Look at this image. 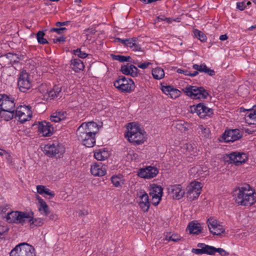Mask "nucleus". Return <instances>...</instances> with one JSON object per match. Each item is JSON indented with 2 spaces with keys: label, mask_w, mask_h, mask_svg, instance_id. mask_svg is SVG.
I'll return each instance as SVG.
<instances>
[{
  "label": "nucleus",
  "mask_w": 256,
  "mask_h": 256,
  "mask_svg": "<svg viewBox=\"0 0 256 256\" xmlns=\"http://www.w3.org/2000/svg\"><path fill=\"white\" fill-rule=\"evenodd\" d=\"M128 155L131 157L132 160H135L137 156V154L134 151H130Z\"/></svg>",
  "instance_id": "nucleus-62"
},
{
  "label": "nucleus",
  "mask_w": 256,
  "mask_h": 256,
  "mask_svg": "<svg viewBox=\"0 0 256 256\" xmlns=\"http://www.w3.org/2000/svg\"><path fill=\"white\" fill-rule=\"evenodd\" d=\"M38 130L44 136H50L53 134L54 128L50 122L46 121L39 122Z\"/></svg>",
  "instance_id": "nucleus-19"
},
{
  "label": "nucleus",
  "mask_w": 256,
  "mask_h": 256,
  "mask_svg": "<svg viewBox=\"0 0 256 256\" xmlns=\"http://www.w3.org/2000/svg\"><path fill=\"white\" fill-rule=\"evenodd\" d=\"M236 8L240 10H244L246 8V4L245 1L238 2L236 3Z\"/></svg>",
  "instance_id": "nucleus-51"
},
{
  "label": "nucleus",
  "mask_w": 256,
  "mask_h": 256,
  "mask_svg": "<svg viewBox=\"0 0 256 256\" xmlns=\"http://www.w3.org/2000/svg\"><path fill=\"white\" fill-rule=\"evenodd\" d=\"M197 246L199 248H192V252L196 254H206L212 255V251H210V246L206 245L203 243H198Z\"/></svg>",
  "instance_id": "nucleus-25"
},
{
  "label": "nucleus",
  "mask_w": 256,
  "mask_h": 256,
  "mask_svg": "<svg viewBox=\"0 0 256 256\" xmlns=\"http://www.w3.org/2000/svg\"><path fill=\"white\" fill-rule=\"evenodd\" d=\"M72 68L76 72H80L84 68L83 62L78 58H72L70 61Z\"/></svg>",
  "instance_id": "nucleus-28"
},
{
  "label": "nucleus",
  "mask_w": 256,
  "mask_h": 256,
  "mask_svg": "<svg viewBox=\"0 0 256 256\" xmlns=\"http://www.w3.org/2000/svg\"><path fill=\"white\" fill-rule=\"evenodd\" d=\"M198 72L197 71H194L192 72H191L190 71H189L188 73V76H190L192 77H194L198 74Z\"/></svg>",
  "instance_id": "nucleus-63"
},
{
  "label": "nucleus",
  "mask_w": 256,
  "mask_h": 256,
  "mask_svg": "<svg viewBox=\"0 0 256 256\" xmlns=\"http://www.w3.org/2000/svg\"><path fill=\"white\" fill-rule=\"evenodd\" d=\"M6 57L8 58L10 62L12 64H18L20 60H23L25 56L24 54H16L12 52H8L6 54Z\"/></svg>",
  "instance_id": "nucleus-29"
},
{
  "label": "nucleus",
  "mask_w": 256,
  "mask_h": 256,
  "mask_svg": "<svg viewBox=\"0 0 256 256\" xmlns=\"http://www.w3.org/2000/svg\"><path fill=\"white\" fill-rule=\"evenodd\" d=\"M152 198L151 203L154 206H158L162 200V196H151Z\"/></svg>",
  "instance_id": "nucleus-46"
},
{
  "label": "nucleus",
  "mask_w": 256,
  "mask_h": 256,
  "mask_svg": "<svg viewBox=\"0 0 256 256\" xmlns=\"http://www.w3.org/2000/svg\"><path fill=\"white\" fill-rule=\"evenodd\" d=\"M177 72L178 73H179V74H183L185 76H188V73H189V70H182V69H180V68H178L177 70Z\"/></svg>",
  "instance_id": "nucleus-61"
},
{
  "label": "nucleus",
  "mask_w": 256,
  "mask_h": 256,
  "mask_svg": "<svg viewBox=\"0 0 256 256\" xmlns=\"http://www.w3.org/2000/svg\"><path fill=\"white\" fill-rule=\"evenodd\" d=\"M131 49L133 51H142L140 46L137 43V40H136Z\"/></svg>",
  "instance_id": "nucleus-55"
},
{
  "label": "nucleus",
  "mask_w": 256,
  "mask_h": 256,
  "mask_svg": "<svg viewBox=\"0 0 256 256\" xmlns=\"http://www.w3.org/2000/svg\"><path fill=\"white\" fill-rule=\"evenodd\" d=\"M138 195V204L140 208L144 212H148L150 206L148 194L144 191H141Z\"/></svg>",
  "instance_id": "nucleus-17"
},
{
  "label": "nucleus",
  "mask_w": 256,
  "mask_h": 256,
  "mask_svg": "<svg viewBox=\"0 0 256 256\" xmlns=\"http://www.w3.org/2000/svg\"><path fill=\"white\" fill-rule=\"evenodd\" d=\"M70 23V21H66V22H58L56 23V26L58 27H60L64 26H68Z\"/></svg>",
  "instance_id": "nucleus-58"
},
{
  "label": "nucleus",
  "mask_w": 256,
  "mask_h": 256,
  "mask_svg": "<svg viewBox=\"0 0 256 256\" xmlns=\"http://www.w3.org/2000/svg\"><path fill=\"white\" fill-rule=\"evenodd\" d=\"M192 68L194 70H196V71L202 72H205L206 69V66L204 64H202L200 65L198 64H194L192 66Z\"/></svg>",
  "instance_id": "nucleus-42"
},
{
  "label": "nucleus",
  "mask_w": 256,
  "mask_h": 256,
  "mask_svg": "<svg viewBox=\"0 0 256 256\" xmlns=\"http://www.w3.org/2000/svg\"><path fill=\"white\" fill-rule=\"evenodd\" d=\"M247 111V113L245 116V121L248 124L256 125V110H246L244 108H240V112Z\"/></svg>",
  "instance_id": "nucleus-23"
},
{
  "label": "nucleus",
  "mask_w": 256,
  "mask_h": 256,
  "mask_svg": "<svg viewBox=\"0 0 256 256\" xmlns=\"http://www.w3.org/2000/svg\"><path fill=\"white\" fill-rule=\"evenodd\" d=\"M180 92L172 87L169 96L172 98H176L180 96Z\"/></svg>",
  "instance_id": "nucleus-44"
},
{
  "label": "nucleus",
  "mask_w": 256,
  "mask_h": 256,
  "mask_svg": "<svg viewBox=\"0 0 256 256\" xmlns=\"http://www.w3.org/2000/svg\"><path fill=\"white\" fill-rule=\"evenodd\" d=\"M166 238L168 241L178 242L180 240V236L176 234H167Z\"/></svg>",
  "instance_id": "nucleus-43"
},
{
  "label": "nucleus",
  "mask_w": 256,
  "mask_h": 256,
  "mask_svg": "<svg viewBox=\"0 0 256 256\" xmlns=\"http://www.w3.org/2000/svg\"><path fill=\"white\" fill-rule=\"evenodd\" d=\"M194 34L195 36L197 38H198L202 42H206V40H207L206 36L202 32H201L197 29H195L194 30Z\"/></svg>",
  "instance_id": "nucleus-38"
},
{
  "label": "nucleus",
  "mask_w": 256,
  "mask_h": 256,
  "mask_svg": "<svg viewBox=\"0 0 256 256\" xmlns=\"http://www.w3.org/2000/svg\"><path fill=\"white\" fill-rule=\"evenodd\" d=\"M152 63L150 62H144L142 64H138V67L142 69H146L150 65H152Z\"/></svg>",
  "instance_id": "nucleus-54"
},
{
  "label": "nucleus",
  "mask_w": 256,
  "mask_h": 256,
  "mask_svg": "<svg viewBox=\"0 0 256 256\" xmlns=\"http://www.w3.org/2000/svg\"><path fill=\"white\" fill-rule=\"evenodd\" d=\"M16 108L12 110L8 108H0V118L6 121H8L14 118H15Z\"/></svg>",
  "instance_id": "nucleus-27"
},
{
  "label": "nucleus",
  "mask_w": 256,
  "mask_h": 256,
  "mask_svg": "<svg viewBox=\"0 0 256 256\" xmlns=\"http://www.w3.org/2000/svg\"><path fill=\"white\" fill-rule=\"evenodd\" d=\"M111 181L116 187L121 186L124 184V179L122 175L113 176L111 178Z\"/></svg>",
  "instance_id": "nucleus-36"
},
{
  "label": "nucleus",
  "mask_w": 256,
  "mask_h": 256,
  "mask_svg": "<svg viewBox=\"0 0 256 256\" xmlns=\"http://www.w3.org/2000/svg\"><path fill=\"white\" fill-rule=\"evenodd\" d=\"M44 35L45 33L44 31L40 30L37 32L36 34V37L38 42L40 44H44L48 43V40L44 38Z\"/></svg>",
  "instance_id": "nucleus-37"
},
{
  "label": "nucleus",
  "mask_w": 256,
  "mask_h": 256,
  "mask_svg": "<svg viewBox=\"0 0 256 256\" xmlns=\"http://www.w3.org/2000/svg\"><path fill=\"white\" fill-rule=\"evenodd\" d=\"M136 38L126 39V43L125 45L127 46L130 47V48H132V47L133 46L134 44L136 42Z\"/></svg>",
  "instance_id": "nucleus-48"
},
{
  "label": "nucleus",
  "mask_w": 256,
  "mask_h": 256,
  "mask_svg": "<svg viewBox=\"0 0 256 256\" xmlns=\"http://www.w3.org/2000/svg\"><path fill=\"white\" fill-rule=\"evenodd\" d=\"M198 136L202 138H208L210 136V130L208 128L204 125H200L197 128Z\"/></svg>",
  "instance_id": "nucleus-30"
},
{
  "label": "nucleus",
  "mask_w": 256,
  "mask_h": 256,
  "mask_svg": "<svg viewBox=\"0 0 256 256\" xmlns=\"http://www.w3.org/2000/svg\"><path fill=\"white\" fill-rule=\"evenodd\" d=\"M202 184L198 182H192L187 188V197L191 200L198 198L202 192Z\"/></svg>",
  "instance_id": "nucleus-14"
},
{
  "label": "nucleus",
  "mask_w": 256,
  "mask_h": 256,
  "mask_svg": "<svg viewBox=\"0 0 256 256\" xmlns=\"http://www.w3.org/2000/svg\"><path fill=\"white\" fill-rule=\"evenodd\" d=\"M66 28L64 27L60 28H52L50 30L51 32H56L58 34H61L64 32V31L66 30Z\"/></svg>",
  "instance_id": "nucleus-49"
},
{
  "label": "nucleus",
  "mask_w": 256,
  "mask_h": 256,
  "mask_svg": "<svg viewBox=\"0 0 256 256\" xmlns=\"http://www.w3.org/2000/svg\"><path fill=\"white\" fill-rule=\"evenodd\" d=\"M228 157L229 158L230 162L234 164L236 166H240L246 162L248 160V156L246 154L238 152H231L228 156Z\"/></svg>",
  "instance_id": "nucleus-16"
},
{
  "label": "nucleus",
  "mask_w": 256,
  "mask_h": 256,
  "mask_svg": "<svg viewBox=\"0 0 256 256\" xmlns=\"http://www.w3.org/2000/svg\"><path fill=\"white\" fill-rule=\"evenodd\" d=\"M31 106H20L16 110L15 118L22 124L28 120L32 116Z\"/></svg>",
  "instance_id": "nucleus-8"
},
{
  "label": "nucleus",
  "mask_w": 256,
  "mask_h": 256,
  "mask_svg": "<svg viewBox=\"0 0 256 256\" xmlns=\"http://www.w3.org/2000/svg\"><path fill=\"white\" fill-rule=\"evenodd\" d=\"M36 198L38 200V210L39 212L43 216H48L50 213L48 206L46 202L39 196L38 195Z\"/></svg>",
  "instance_id": "nucleus-26"
},
{
  "label": "nucleus",
  "mask_w": 256,
  "mask_h": 256,
  "mask_svg": "<svg viewBox=\"0 0 256 256\" xmlns=\"http://www.w3.org/2000/svg\"><path fill=\"white\" fill-rule=\"evenodd\" d=\"M76 214H78V216H86L88 214V212L87 210H80L76 212Z\"/></svg>",
  "instance_id": "nucleus-56"
},
{
  "label": "nucleus",
  "mask_w": 256,
  "mask_h": 256,
  "mask_svg": "<svg viewBox=\"0 0 256 256\" xmlns=\"http://www.w3.org/2000/svg\"><path fill=\"white\" fill-rule=\"evenodd\" d=\"M204 72L207 73L210 76H213L215 74V72L214 70L208 68L207 67Z\"/></svg>",
  "instance_id": "nucleus-59"
},
{
  "label": "nucleus",
  "mask_w": 256,
  "mask_h": 256,
  "mask_svg": "<svg viewBox=\"0 0 256 256\" xmlns=\"http://www.w3.org/2000/svg\"><path fill=\"white\" fill-rule=\"evenodd\" d=\"M34 247L27 243L17 245L10 252V256H36Z\"/></svg>",
  "instance_id": "nucleus-6"
},
{
  "label": "nucleus",
  "mask_w": 256,
  "mask_h": 256,
  "mask_svg": "<svg viewBox=\"0 0 256 256\" xmlns=\"http://www.w3.org/2000/svg\"><path fill=\"white\" fill-rule=\"evenodd\" d=\"M50 120L52 122H59L62 120V118H60V117H58L56 112V113H54L50 116Z\"/></svg>",
  "instance_id": "nucleus-50"
},
{
  "label": "nucleus",
  "mask_w": 256,
  "mask_h": 256,
  "mask_svg": "<svg viewBox=\"0 0 256 256\" xmlns=\"http://www.w3.org/2000/svg\"><path fill=\"white\" fill-rule=\"evenodd\" d=\"M97 126L96 122H90L82 123L78 128L76 134L78 140L86 147L91 148L96 143V132L92 130Z\"/></svg>",
  "instance_id": "nucleus-1"
},
{
  "label": "nucleus",
  "mask_w": 256,
  "mask_h": 256,
  "mask_svg": "<svg viewBox=\"0 0 256 256\" xmlns=\"http://www.w3.org/2000/svg\"><path fill=\"white\" fill-rule=\"evenodd\" d=\"M152 75L156 80H161L164 76V72L162 68L157 67L152 70Z\"/></svg>",
  "instance_id": "nucleus-35"
},
{
  "label": "nucleus",
  "mask_w": 256,
  "mask_h": 256,
  "mask_svg": "<svg viewBox=\"0 0 256 256\" xmlns=\"http://www.w3.org/2000/svg\"><path fill=\"white\" fill-rule=\"evenodd\" d=\"M58 117L62 118V120H64L66 117V112H56Z\"/></svg>",
  "instance_id": "nucleus-60"
},
{
  "label": "nucleus",
  "mask_w": 256,
  "mask_h": 256,
  "mask_svg": "<svg viewBox=\"0 0 256 256\" xmlns=\"http://www.w3.org/2000/svg\"><path fill=\"white\" fill-rule=\"evenodd\" d=\"M189 232L190 234H198L202 230L201 225L199 223H194L191 222L188 226Z\"/></svg>",
  "instance_id": "nucleus-34"
},
{
  "label": "nucleus",
  "mask_w": 256,
  "mask_h": 256,
  "mask_svg": "<svg viewBox=\"0 0 256 256\" xmlns=\"http://www.w3.org/2000/svg\"><path fill=\"white\" fill-rule=\"evenodd\" d=\"M120 70L122 73L125 75H130L132 77H136L138 76V68L133 64H129L122 66Z\"/></svg>",
  "instance_id": "nucleus-24"
},
{
  "label": "nucleus",
  "mask_w": 256,
  "mask_h": 256,
  "mask_svg": "<svg viewBox=\"0 0 256 256\" xmlns=\"http://www.w3.org/2000/svg\"><path fill=\"white\" fill-rule=\"evenodd\" d=\"M114 86L120 91L128 93L133 91L135 88L133 80L124 76H119L114 82Z\"/></svg>",
  "instance_id": "nucleus-4"
},
{
  "label": "nucleus",
  "mask_w": 256,
  "mask_h": 256,
  "mask_svg": "<svg viewBox=\"0 0 256 256\" xmlns=\"http://www.w3.org/2000/svg\"><path fill=\"white\" fill-rule=\"evenodd\" d=\"M168 190L169 193L172 194L173 198L175 200H180L185 194V192L180 184L170 186L168 188Z\"/></svg>",
  "instance_id": "nucleus-21"
},
{
  "label": "nucleus",
  "mask_w": 256,
  "mask_h": 256,
  "mask_svg": "<svg viewBox=\"0 0 256 256\" xmlns=\"http://www.w3.org/2000/svg\"><path fill=\"white\" fill-rule=\"evenodd\" d=\"M210 251H212V255L214 254L216 252H218L222 256H228V253L227 252L224 250L222 248H216L214 246H210Z\"/></svg>",
  "instance_id": "nucleus-40"
},
{
  "label": "nucleus",
  "mask_w": 256,
  "mask_h": 256,
  "mask_svg": "<svg viewBox=\"0 0 256 256\" xmlns=\"http://www.w3.org/2000/svg\"><path fill=\"white\" fill-rule=\"evenodd\" d=\"M94 156L98 160H104L110 156V152L105 149H100L94 152Z\"/></svg>",
  "instance_id": "nucleus-33"
},
{
  "label": "nucleus",
  "mask_w": 256,
  "mask_h": 256,
  "mask_svg": "<svg viewBox=\"0 0 256 256\" xmlns=\"http://www.w3.org/2000/svg\"><path fill=\"white\" fill-rule=\"evenodd\" d=\"M44 148V154L50 157L60 158L65 152L64 146L58 142L48 144Z\"/></svg>",
  "instance_id": "nucleus-7"
},
{
  "label": "nucleus",
  "mask_w": 256,
  "mask_h": 256,
  "mask_svg": "<svg viewBox=\"0 0 256 256\" xmlns=\"http://www.w3.org/2000/svg\"><path fill=\"white\" fill-rule=\"evenodd\" d=\"M184 90L188 96L192 99L204 100L209 95L208 90L202 86H189L186 87Z\"/></svg>",
  "instance_id": "nucleus-5"
},
{
  "label": "nucleus",
  "mask_w": 256,
  "mask_h": 256,
  "mask_svg": "<svg viewBox=\"0 0 256 256\" xmlns=\"http://www.w3.org/2000/svg\"><path fill=\"white\" fill-rule=\"evenodd\" d=\"M26 217V222H30V226L32 228L36 226H40L44 224V220L43 218H34V214L32 212H27Z\"/></svg>",
  "instance_id": "nucleus-22"
},
{
  "label": "nucleus",
  "mask_w": 256,
  "mask_h": 256,
  "mask_svg": "<svg viewBox=\"0 0 256 256\" xmlns=\"http://www.w3.org/2000/svg\"><path fill=\"white\" fill-rule=\"evenodd\" d=\"M26 212L18 211L8 212L6 216V220L9 223L23 224L26 222Z\"/></svg>",
  "instance_id": "nucleus-11"
},
{
  "label": "nucleus",
  "mask_w": 256,
  "mask_h": 256,
  "mask_svg": "<svg viewBox=\"0 0 256 256\" xmlns=\"http://www.w3.org/2000/svg\"><path fill=\"white\" fill-rule=\"evenodd\" d=\"M158 20V22H160V21H164L166 20V18L164 16H158L157 18Z\"/></svg>",
  "instance_id": "nucleus-64"
},
{
  "label": "nucleus",
  "mask_w": 256,
  "mask_h": 256,
  "mask_svg": "<svg viewBox=\"0 0 256 256\" xmlns=\"http://www.w3.org/2000/svg\"><path fill=\"white\" fill-rule=\"evenodd\" d=\"M114 60H118L120 62H130L131 57L130 56H124L121 55H112Z\"/></svg>",
  "instance_id": "nucleus-39"
},
{
  "label": "nucleus",
  "mask_w": 256,
  "mask_h": 256,
  "mask_svg": "<svg viewBox=\"0 0 256 256\" xmlns=\"http://www.w3.org/2000/svg\"><path fill=\"white\" fill-rule=\"evenodd\" d=\"M16 100L10 95L0 94V108L12 110L16 108Z\"/></svg>",
  "instance_id": "nucleus-15"
},
{
  "label": "nucleus",
  "mask_w": 256,
  "mask_h": 256,
  "mask_svg": "<svg viewBox=\"0 0 256 256\" xmlns=\"http://www.w3.org/2000/svg\"><path fill=\"white\" fill-rule=\"evenodd\" d=\"M44 194H46L49 196V198H53L55 196V193L54 191L50 190L49 188H46L44 190Z\"/></svg>",
  "instance_id": "nucleus-53"
},
{
  "label": "nucleus",
  "mask_w": 256,
  "mask_h": 256,
  "mask_svg": "<svg viewBox=\"0 0 256 256\" xmlns=\"http://www.w3.org/2000/svg\"><path fill=\"white\" fill-rule=\"evenodd\" d=\"M190 111L192 114H196L201 118H204L206 116H210L214 114L213 110L207 107L204 103L190 106Z\"/></svg>",
  "instance_id": "nucleus-10"
},
{
  "label": "nucleus",
  "mask_w": 256,
  "mask_h": 256,
  "mask_svg": "<svg viewBox=\"0 0 256 256\" xmlns=\"http://www.w3.org/2000/svg\"><path fill=\"white\" fill-rule=\"evenodd\" d=\"M163 188L160 186L152 184L150 185L149 194L150 196H162Z\"/></svg>",
  "instance_id": "nucleus-31"
},
{
  "label": "nucleus",
  "mask_w": 256,
  "mask_h": 256,
  "mask_svg": "<svg viewBox=\"0 0 256 256\" xmlns=\"http://www.w3.org/2000/svg\"><path fill=\"white\" fill-rule=\"evenodd\" d=\"M242 137V132L239 129L226 130L222 134V138L226 142H234Z\"/></svg>",
  "instance_id": "nucleus-12"
},
{
  "label": "nucleus",
  "mask_w": 256,
  "mask_h": 256,
  "mask_svg": "<svg viewBox=\"0 0 256 256\" xmlns=\"http://www.w3.org/2000/svg\"><path fill=\"white\" fill-rule=\"evenodd\" d=\"M9 228L8 226H0V236H6L8 231Z\"/></svg>",
  "instance_id": "nucleus-45"
},
{
  "label": "nucleus",
  "mask_w": 256,
  "mask_h": 256,
  "mask_svg": "<svg viewBox=\"0 0 256 256\" xmlns=\"http://www.w3.org/2000/svg\"><path fill=\"white\" fill-rule=\"evenodd\" d=\"M46 188V186L43 185H38L36 186L37 192L41 195H42L44 194Z\"/></svg>",
  "instance_id": "nucleus-52"
},
{
  "label": "nucleus",
  "mask_w": 256,
  "mask_h": 256,
  "mask_svg": "<svg viewBox=\"0 0 256 256\" xmlns=\"http://www.w3.org/2000/svg\"><path fill=\"white\" fill-rule=\"evenodd\" d=\"M66 38L65 37L63 36H60V37L58 38H56L53 39V42L54 44H56V43H57L58 42H64L66 41Z\"/></svg>",
  "instance_id": "nucleus-57"
},
{
  "label": "nucleus",
  "mask_w": 256,
  "mask_h": 256,
  "mask_svg": "<svg viewBox=\"0 0 256 256\" xmlns=\"http://www.w3.org/2000/svg\"><path fill=\"white\" fill-rule=\"evenodd\" d=\"M158 173V169L152 166H148L140 170L138 176L142 178L150 179L154 178Z\"/></svg>",
  "instance_id": "nucleus-18"
},
{
  "label": "nucleus",
  "mask_w": 256,
  "mask_h": 256,
  "mask_svg": "<svg viewBox=\"0 0 256 256\" xmlns=\"http://www.w3.org/2000/svg\"><path fill=\"white\" fill-rule=\"evenodd\" d=\"M207 224L210 232L213 235L220 236L225 232V229L220 224L218 220L214 217H210L207 220Z\"/></svg>",
  "instance_id": "nucleus-13"
},
{
  "label": "nucleus",
  "mask_w": 256,
  "mask_h": 256,
  "mask_svg": "<svg viewBox=\"0 0 256 256\" xmlns=\"http://www.w3.org/2000/svg\"><path fill=\"white\" fill-rule=\"evenodd\" d=\"M19 90L22 92H26L32 87V80L30 74L23 70L19 75L18 81Z\"/></svg>",
  "instance_id": "nucleus-9"
},
{
  "label": "nucleus",
  "mask_w": 256,
  "mask_h": 256,
  "mask_svg": "<svg viewBox=\"0 0 256 256\" xmlns=\"http://www.w3.org/2000/svg\"><path fill=\"white\" fill-rule=\"evenodd\" d=\"M90 172L94 176H102L106 172V166L102 162H96L91 166Z\"/></svg>",
  "instance_id": "nucleus-20"
},
{
  "label": "nucleus",
  "mask_w": 256,
  "mask_h": 256,
  "mask_svg": "<svg viewBox=\"0 0 256 256\" xmlns=\"http://www.w3.org/2000/svg\"><path fill=\"white\" fill-rule=\"evenodd\" d=\"M130 126L128 128V131L125 134L130 142L134 144L139 145L143 144L146 140V132L144 130L140 128L138 126L130 124Z\"/></svg>",
  "instance_id": "nucleus-3"
},
{
  "label": "nucleus",
  "mask_w": 256,
  "mask_h": 256,
  "mask_svg": "<svg viewBox=\"0 0 256 256\" xmlns=\"http://www.w3.org/2000/svg\"><path fill=\"white\" fill-rule=\"evenodd\" d=\"M234 196L236 202L239 206H250L256 202V192L248 184L236 188Z\"/></svg>",
  "instance_id": "nucleus-2"
},
{
  "label": "nucleus",
  "mask_w": 256,
  "mask_h": 256,
  "mask_svg": "<svg viewBox=\"0 0 256 256\" xmlns=\"http://www.w3.org/2000/svg\"><path fill=\"white\" fill-rule=\"evenodd\" d=\"M62 89L58 86H54V88L50 90L46 91L44 94V96L47 98H50V100L57 98L60 93Z\"/></svg>",
  "instance_id": "nucleus-32"
},
{
  "label": "nucleus",
  "mask_w": 256,
  "mask_h": 256,
  "mask_svg": "<svg viewBox=\"0 0 256 256\" xmlns=\"http://www.w3.org/2000/svg\"><path fill=\"white\" fill-rule=\"evenodd\" d=\"M73 54L81 58H84L87 57L88 54L86 52H82L80 48H77L73 50Z\"/></svg>",
  "instance_id": "nucleus-41"
},
{
  "label": "nucleus",
  "mask_w": 256,
  "mask_h": 256,
  "mask_svg": "<svg viewBox=\"0 0 256 256\" xmlns=\"http://www.w3.org/2000/svg\"><path fill=\"white\" fill-rule=\"evenodd\" d=\"M172 87L171 86H162L161 90L164 94L169 96Z\"/></svg>",
  "instance_id": "nucleus-47"
}]
</instances>
